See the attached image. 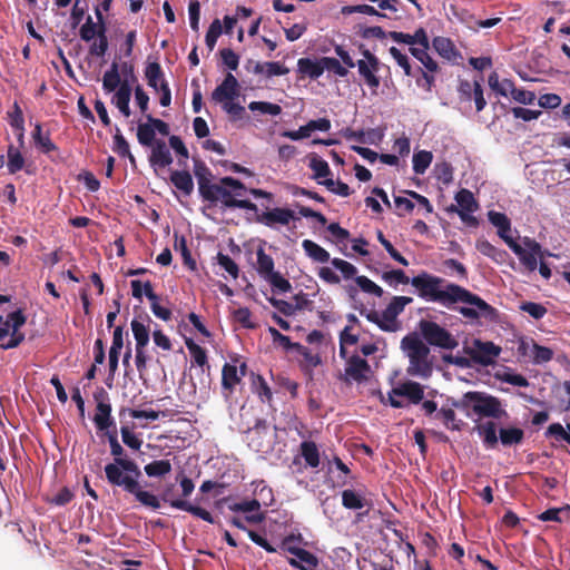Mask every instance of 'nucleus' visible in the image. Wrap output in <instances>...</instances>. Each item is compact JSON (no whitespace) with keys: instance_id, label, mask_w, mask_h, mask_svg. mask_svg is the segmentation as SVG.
Segmentation results:
<instances>
[{"instance_id":"12","label":"nucleus","mask_w":570,"mask_h":570,"mask_svg":"<svg viewBox=\"0 0 570 570\" xmlns=\"http://www.w3.org/2000/svg\"><path fill=\"white\" fill-rule=\"evenodd\" d=\"M171 491H173V485L167 487L163 491L160 497H157L159 502L163 501L165 503H168L171 508L188 512V513L193 514L194 517H197L208 523L215 522L213 515L204 508L194 505L189 501L184 500V499H170Z\"/></svg>"},{"instance_id":"50","label":"nucleus","mask_w":570,"mask_h":570,"mask_svg":"<svg viewBox=\"0 0 570 570\" xmlns=\"http://www.w3.org/2000/svg\"><path fill=\"white\" fill-rule=\"evenodd\" d=\"M9 125L16 130H24V118L22 109L17 101L13 102L11 110L7 112Z\"/></svg>"},{"instance_id":"7","label":"nucleus","mask_w":570,"mask_h":570,"mask_svg":"<svg viewBox=\"0 0 570 570\" xmlns=\"http://www.w3.org/2000/svg\"><path fill=\"white\" fill-rule=\"evenodd\" d=\"M523 246L515 240L508 242L509 248L519 257L521 264L530 272L538 268V258H543L541 245L530 237L523 238Z\"/></svg>"},{"instance_id":"48","label":"nucleus","mask_w":570,"mask_h":570,"mask_svg":"<svg viewBox=\"0 0 570 570\" xmlns=\"http://www.w3.org/2000/svg\"><path fill=\"white\" fill-rule=\"evenodd\" d=\"M433 159V155L428 150H420L413 155V170L417 175H422L429 168Z\"/></svg>"},{"instance_id":"46","label":"nucleus","mask_w":570,"mask_h":570,"mask_svg":"<svg viewBox=\"0 0 570 570\" xmlns=\"http://www.w3.org/2000/svg\"><path fill=\"white\" fill-rule=\"evenodd\" d=\"M435 419L440 420L444 426L452 431H460L462 421L456 419V414L452 409L441 407L436 414Z\"/></svg>"},{"instance_id":"20","label":"nucleus","mask_w":570,"mask_h":570,"mask_svg":"<svg viewBox=\"0 0 570 570\" xmlns=\"http://www.w3.org/2000/svg\"><path fill=\"white\" fill-rule=\"evenodd\" d=\"M148 161L155 170L158 168H166L173 164V156L165 140L158 139L156 144L150 146Z\"/></svg>"},{"instance_id":"34","label":"nucleus","mask_w":570,"mask_h":570,"mask_svg":"<svg viewBox=\"0 0 570 570\" xmlns=\"http://www.w3.org/2000/svg\"><path fill=\"white\" fill-rule=\"evenodd\" d=\"M7 169L9 174L14 175L23 169L26 160L19 147H16L12 144H10L7 149Z\"/></svg>"},{"instance_id":"24","label":"nucleus","mask_w":570,"mask_h":570,"mask_svg":"<svg viewBox=\"0 0 570 570\" xmlns=\"http://www.w3.org/2000/svg\"><path fill=\"white\" fill-rule=\"evenodd\" d=\"M488 218L490 223L498 228V235L504 240L508 245V242L514 240L509 232L511 229V223L508 216L503 213L490 210L488 213Z\"/></svg>"},{"instance_id":"25","label":"nucleus","mask_w":570,"mask_h":570,"mask_svg":"<svg viewBox=\"0 0 570 570\" xmlns=\"http://www.w3.org/2000/svg\"><path fill=\"white\" fill-rule=\"evenodd\" d=\"M474 429L487 449H494L497 446L499 439L497 436V424L493 421L479 423Z\"/></svg>"},{"instance_id":"57","label":"nucleus","mask_w":570,"mask_h":570,"mask_svg":"<svg viewBox=\"0 0 570 570\" xmlns=\"http://www.w3.org/2000/svg\"><path fill=\"white\" fill-rule=\"evenodd\" d=\"M175 248H176V250H179V253L183 257L184 264L187 267H189L191 271L196 269V262L191 257V253L187 246V242H186L185 237H180L179 240L176 239Z\"/></svg>"},{"instance_id":"2","label":"nucleus","mask_w":570,"mask_h":570,"mask_svg":"<svg viewBox=\"0 0 570 570\" xmlns=\"http://www.w3.org/2000/svg\"><path fill=\"white\" fill-rule=\"evenodd\" d=\"M106 435L110 445V453L114 456V463H108L105 466L108 483L132 494L141 505L153 510L159 509L157 495L142 490L139 483L141 470L138 464L134 460L124 456L125 451L117 439V431H111Z\"/></svg>"},{"instance_id":"16","label":"nucleus","mask_w":570,"mask_h":570,"mask_svg":"<svg viewBox=\"0 0 570 570\" xmlns=\"http://www.w3.org/2000/svg\"><path fill=\"white\" fill-rule=\"evenodd\" d=\"M342 505L347 510H363L365 511L358 512L357 518L362 520L364 517L368 514L370 509L372 508V502L367 500L364 493L360 490L354 489H345L342 491Z\"/></svg>"},{"instance_id":"38","label":"nucleus","mask_w":570,"mask_h":570,"mask_svg":"<svg viewBox=\"0 0 570 570\" xmlns=\"http://www.w3.org/2000/svg\"><path fill=\"white\" fill-rule=\"evenodd\" d=\"M499 439L504 446H511L522 443L524 432L520 428H501L499 430Z\"/></svg>"},{"instance_id":"32","label":"nucleus","mask_w":570,"mask_h":570,"mask_svg":"<svg viewBox=\"0 0 570 570\" xmlns=\"http://www.w3.org/2000/svg\"><path fill=\"white\" fill-rule=\"evenodd\" d=\"M302 247L305 254L314 262L327 263L331 259L330 253L311 239H304Z\"/></svg>"},{"instance_id":"5","label":"nucleus","mask_w":570,"mask_h":570,"mask_svg":"<svg viewBox=\"0 0 570 570\" xmlns=\"http://www.w3.org/2000/svg\"><path fill=\"white\" fill-rule=\"evenodd\" d=\"M419 330L429 345L443 350H454L459 345L456 338L446 328L433 321L421 320Z\"/></svg>"},{"instance_id":"40","label":"nucleus","mask_w":570,"mask_h":570,"mask_svg":"<svg viewBox=\"0 0 570 570\" xmlns=\"http://www.w3.org/2000/svg\"><path fill=\"white\" fill-rule=\"evenodd\" d=\"M145 77L148 86L158 91L160 82L164 80V72L160 65L156 61L148 62L145 68Z\"/></svg>"},{"instance_id":"4","label":"nucleus","mask_w":570,"mask_h":570,"mask_svg":"<svg viewBox=\"0 0 570 570\" xmlns=\"http://www.w3.org/2000/svg\"><path fill=\"white\" fill-rule=\"evenodd\" d=\"M401 346L409 357L407 374L423 379L429 377L433 370L432 362L429 360V346L414 334L404 336Z\"/></svg>"},{"instance_id":"41","label":"nucleus","mask_w":570,"mask_h":570,"mask_svg":"<svg viewBox=\"0 0 570 570\" xmlns=\"http://www.w3.org/2000/svg\"><path fill=\"white\" fill-rule=\"evenodd\" d=\"M112 150L118 154L120 157H127L131 165L136 164V159L134 155L130 153L129 144L126 138L122 136L120 129L116 127V132L114 135V147Z\"/></svg>"},{"instance_id":"22","label":"nucleus","mask_w":570,"mask_h":570,"mask_svg":"<svg viewBox=\"0 0 570 570\" xmlns=\"http://www.w3.org/2000/svg\"><path fill=\"white\" fill-rule=\"evenodd\" d=\"M151 318L148 314H140L131 321V331L136 341V346L146 347L149 343V323Z\"/></svg>"},{"instance_id":"52","label":"nucleus","mask_w":570,"mask_h":570,"mask_svg":"<svg viewBox=\"0 0 570 570\" xmlns=\"http://www.w3.org/2000/svg\"><path fill=\"white\" fill-rule=\"evenodd\" d=\"M563 513H566L567 518L570 517V505L569 504H566L562 508L548 509V510L543 511L542 513H540L538 515V519L543 522H548V521L562 522L563 519H562L561 514H563Z\"/></svg>"},{"instance_id":"54","label":"nucleus","mask_w":570,"mask_h":570,"mask_svg":"<svg viewBox=\"0 0 570 570\" xmlns=\"http://www.w3.org/2000/svg\"><path fill=\"white\" fill-rule=\"evenodd\" d=\"M253 391L263 402L272 400V391L265 379L261 375L253 374Z\"/></svg>"},{"instance_id":"9","label":"nucleus","mask_w":570,"mask_h":570,"mask_svg":"<svg viewBox=\"0 0 570 570\" xmlns=\"http://www.w3.org/2000/svg\"><path fill=\"white\" fill-rule=\"evenodd\" d=\"M26 322L27 316L21 308H18L7 315L3 325L9 328L10 340L6 343H0V348H16L24 341V333L20 332V328L26 324Z\"/></svg>"},{"instance_id":"56","label":"nucleus","mask_w":570,"mask_h":570,"mask_svg":"<svg viewBox=\"0 0 570 570\" xmlns=\"http://www.w3.org/2000/svg\"><path fill=\"white\" fill-rule=\"evenodd\" d=\"M412 302L413 298L409 296H393L387 306L385 307V311H387L390 314L394 315L397 318V316L404 311L405 306L411 304Z\"/></svg>"},{"instance_id":"14","label":"nucleus","mask_w":570,"mask_h":570,"mask_svg":"<svg viewBox=\"0 0 570 570\" xmlns=\"http://www.w3.org/2000/svg\"><path fill=\"white\" fill-rule=\"evenodd\" d=\"M288 541L289 538L284 540V549L295 557L288 559V563L299 570H314L318 564L317 557L303 548L288 546Z\"/></svg>"},{"instance_id":"60","label":"nucleus","mask_w":570,"mask_h":570,"mask_svg":"<svg viewBox=\"0 0 570 570\" xmlns=\"http://www.w3.org/2000/svg\"><path fill=\"white\" fill-rule=\"evenodd\" d=\"M379 327L384 332H396L400 328V324L394 315L384 309L380 315Z\"/></svg>"},{"instance_id":"3","label":"nucleus","mask_w":570,"mask_h":570,"mask_svg":"<svg viewBox=\"0 0 570 570\" xmlns=\"http://www.w3.org/2000/svg\"><path fill=\"white\" fill-rule=\"evenodd\" d=\"M453 406L464 411L468 416L501 419L505 415L500 400L484 392H466L461 400L453 402Z\"/></svg>"},{"instance_id":"33","label":"nucleus","mask_w":570,"mask_h":570,"mask_svg":"<svg viewBox=\"0 0 570 570\" xmlns=\"http://www.w3.org/2000/svg\"><path fill=\"white\" fill-rule=\"evenodd\" d=\"M299 452L309 468L316 469L320 465V451L315 442L303 441L299 445Z\"/></svg>"},{"instance_id":"17","label":"nucleus","mask_w":570,"mask_h":570,"mask_svg":"<svg viewBox=\"0 0 570 570\" xmlns=\"http://www.w3.org/2000/svg\"><path fill=\"white\" fill-rule=\"evenodd\" d=\"M223 21L224 27L218 18L214 19L209 24V28L205 36V42L209 51H212L215 48L217 39L223 32H225L226 35L232 33L234 27L237 23V17L225 16Z\"/></svg>"},{"instance_id":"23","label":"nucleus","mask_w":570,"mask_h":570,"mask_svg":"<svg viewBox=\"0 0 570 570\" xmlns=\"http://www.w3.org/2000/svg\"><path fill=\"white\" fill-rule=\"evenodd\" d=\"M393 393L397 396L406 397L412 404H419L424 399V389L415 381H406L399 384V386L393 389Z\"/></svg>"},{"instance_id":"42","label":"nucleus","mask_w":570,"mask_h":570,"mask_svg":"<svg viewBox=\"0 0 570 570\" xmlns=\"http://www.w3.org/2000/svg\"><path fill=\"white\" fill-rule=\"evenodd\" d=\"M429 49L424 47H410L411 55L416 58L424 68L430 72H438L439 65L438 62L428 53Z\"/></svg>"},{"instance_id":"39","label":"nucleus","mask_w":570,"mask_h":570,"mask_svg":"<svg viewBox=\"0 0 570 570\" xmlns=\"http://www.w3.org/2000/svg\"><path fill=\"white\" fill-rule=\"evenodd\" d=\"M273 342L279 344L283 346L286 351L295 350L302 355H306V347L303 346L301 343H293L291 338L284 334H282L275 327H269L268 330Z\"/></svg>"},{"instance_id":"8","label":"nucleus","mask_w":570,"mask_h":570,"mask_svg":"<svg viewBox=\"0 0 570 570\" xmlns=\"http://www.w3.org/2000/svg\"><path fill=\"white\" fill-rule=\"evenodd\" d=\"M362 55L364 59L357 60L355 67H357L358 75L363 79L364 83L373 94H377V89L381 83L377 72L380 71L382 63L380 59L367 49L362 50Z\"/></svg>"},{"instance_id":"43","label":"nucleus","mask_w":570,"mask_h":570,"mask_svg":"<svg viewBox=\"0 0 570 570\" xmlns=\"http://www.w3.org/2000/svg\"><path fill=\"white\" fill-rule=\"evenodd\" d=\"M194 175L197 178L198 190L203 191L205 185L212 183L213 174L207 165L200 159H194Z\"/></svg>"},{"instance_id":"61","label":"nucleus","mask_w":570,"mask_h":570,"mask_svg":"<svg viewBox=\"0 0 570 570\" xmlns=\"http://www.w3.org/2000/svg\"><path fill=\"white\" fill-rule=\"evenodd\" d=\"M331 264L338 269L346 279L353 278L357 273V268L344 259L333 258L331 259Z\"/></svg>"},{"instance_id":"63","label":"nucleus","mask_w":570,"mask_h":570,"mask_svg":"<svg viewBox=\"0 0 570 570\" xmlns=\"http://www.w3.org/2000/svg\"><path fill=\"white\" fill-rule=\"evenodd\" d=\"M382 278L390 285H393L394 282L396 284H411V278L402 269L384 272Z\"/></svg>"},{"instance_id":"27","label":"nucleus","mask_w":570,"mask_h":570,"mask_svg":"<svg viewBox=\"0 0 570 570\" xmlns=\"http://www.w3.org/2000/svg\"><path fill=\"white\" fill-rule=\"evenodd\" d=\"M458 206L452 205L449 210L451 212H475L479 205L471 190L462 188L455 194Z\"/></svg>"},{"instance_id":"35","label":"nucleus","mask_w":570,"mask_h":570,"mask_svg":"<svg viewBox=\"0 0 570 570\" xmlns=\"http://www.w3.org/2000/svg\"><path fill=\"white\" fill-rule=\"evenodd\" d=\"M240 382L238 368L236 365L225 363L222 370V386L232 393L235 386Z\"/></svg>"},{"instance_id":"55","label":"nucleus","mask_w":570,"mask_h":570,"mask_svg":"<svg viewBox=\"0 0 570 570\" xmlns=\"http://www.w3.org/2000/svg\"><path fill=\"white\" fill-rule=\"evenodd\" d=\"M248 109L250 111H259L262 114H267L271 116H278L282 112V108L279 105L268 101H252L248 105Z\"/></svg>"},{"instance_id":"18","label":"nucleus","mask_w":570,"mask_h":570,"mask_svg":"<svg viewBox=\"0 0 570 570\" xmlns=\"http://www.w3.org/2000/svg\"><path fill=\"white\" fill-rule=\"evenodd\" d=\"M239 95V83L236 77L228 72L223 82L218 85L212 94V99L216 102L235 100Z\"/></svg>"},{"instance_id":"15","label":"nucleus","mask_w":570,"mask_h":570,"mask_svg":"<svg viewBox=\"0 0 570 570\" xmlns=\"http://www.w3.org/2000/svg\"><path fill=\"white\" fill-rule=\"evenodd\" d=\"M223 186L232 188V190L235 191L236 196L242 195L239 190L246 189L245 185L240 180L227 176L220 179V185L212 183L205 185V188L203 189V191H199V194L205 200L215 203L219 200V194L222 191Z\"/></svg>"},{"instance_id":"21","label":"nucleus","mask_w":570,"mask_h":570,"mask_svg":"<svg viewBox=\"0 0 570 570\" xmlns=\"http://www.w3.org/2000/svg\"><path fill=\"white\" fill-rule=\"evenodd\" d=\"M94 422L99 431H105L106 434L116 431V423L111 416V404L109 402H99L96 405V413L94 415Z\"/></svg>"},{"instance_id":"62","label":"nucleus","mask_w":570,"mask_h":570,"mask_svg":"<svg viewBox=\"0 0 570 570\" xmlns=\"http://www.w3.org/2000/svg\"><path fill=\"white\" fill-rule=\"evenodd\" d=\"M228 508L230 511H234V512H245V513L257 512L261 509V503L258 500L252 499V500H245L242 502H236V503L229 504Z\"/></svg>"},{"instance_id":"1","label":"nucleus","mask_w":570,"mask_h":570,"mask_svg":"<svg viewBox=\"0 0 570 570\" xmlns=\"http://www.w3.org/2000/svg\"><path fill=\"white\" fill-rule=\"evenodd\" d=\"M411 285L416 289L421 298L440 303L449 308L456 303L469 304L470 306L455 308L468 320L476 321L480 317H484L492 321L498 315L497 309L479 295L454 283H445L443 278L428 272H422L412 277Z\"/></svg>"},{"instance_id":"13","label":"nucleus","mask_w":570,"mask_h":570,"mask_svg":"<svg viewBox=\"0 0 570 570\" xmlns=\"http://www.w3.org/2000/svg\"><path fill=\"white\" fill-rule=\"evenodd\" d=\"M371 367L366 360L358 355H352L345 365L344 373L340 375V380L346 384L352 382L361 383L366 380V375Z\"/></svg>"},{"instance_id":"11","label":"nucleus","mask_w":570,"mask_h":570,"mask_svg":"<svg viewBox=\"0 0 570 570\" xmlns=\"http://www.w3.org/2000/svg\"><path fill=\"white\" fill-rule=\"evenodd\" d=\"M500 352L501 348L492 342H482L480 340H474L472 346L464 347V353L468 354L473 362L483 366L492 364Z\"/></svg>"},{"instance_id":"64","label":"nucleus","mask_w":570,"mask_h":570,"mask_svg":"<svg viewBox=\"0 0 570 570\" xmlns=\"http://www.w3.org/2000/svg\"><path fill=\"white\" fill-rule=\"evenodd\" d=\"M520 309L528 313L535 320H540L547 314V308L542 304L534 302H523L520 305Z\"/></svg>"},{"instance_id":"28","label":"nucleus","mask_w":570,"mask_h":570,"mask_svg":"<svg viewBox=\"0 0 570 570\" xmlns=\"http://www.w3.org/2000/svg\"><path fill=\"white\" fill-rule=\"evenodd\" d=\"M227 186H223L222 191L219 194V199L222 200L223 205L228 208H240V209H247L252 212H257L256 204L252 203L247 199H236L233 196L232 190L226 188Z\"/></svg>"},{"instance_id":"36","label":"nucleus","mask_w":570,"mask_h":570,"mask_svg":"<svg viewBox=\"0 0 570 570\" xmlns=\"http://www.w3.org/2000/svg\"><path fill=\"white\" fill-rule=\"evenodd\" d=\"M434 50L446 60H453L458 57V51L453 42L445 37H435L432 41Z\"/></svg>"},{"instance_id":"44","label":"nucleus","mask_w":570,"mask_h":570,"mask_svg":"<svg viewBox=\"0 0 570 570\" xmlns=\"http://www.w3.org/2000/svg\"><path fill=\"white\" fill-rule=\"evenodd\" d=\"M137 140L144 147H150L158 140L151 122L139 124L137 127Z\"/></svg>"},{"instance_id":"31","label":"nucleus","mask_w":570,"mask_h":570,"mask_svg":"<svg viewBox=\"0 0 570 570\" xmlns=\"http://www.w3.org/2000/svg\"><path fill=\"white\" fill-rule=\"evenodd\" d=\"M124 80H121L119 75V65L114 61L110 68L104 73L102 77V88L106 92L116 91Z\"/></svg>"},{"instance_id":"37","label":"nucleus","mask_w":570,"mask_h":570,"mask_svg":"<svg viewBox=\"0 0 570 570\" xmlns=\"http://www.w3.org/2000/svg\"><path fill=\"white\" fill-rule=\"evenodd\" d=\"M308 158H309L308 167L314 173L313 179L318 181L322 178L332 176V170L326 160H324L316 154H311Z\"/></svg>"},{"instance_id":"59","label":"nucleus","mask_w":570,"mask_h":570,"mask_svg":"<svg viewBox=\"0 0 570 570\" xmlns=\"http://www.w3.org/2000/svg\"><path fill=\"white\" fill-rule=\"evenodd\" d=\"M217 262L222 268H224L234 279L239 275L238 265L228 255L218 253Z\"/></svg>"},{"instance_id":"51","label":"nucleus","mask_w":570,"mask_h":570,"mask_svg":"<svg viewBox=\"0 0 570 570\" xmlns=\"http://www.w3.org/2000/svg\"><path fill=\"white\" fill-rule=\"evenodd\" d=\"M131 86L128 80H124L121 86L116 90L115 95L111 98V104L116 107H121L124 105H128L131 98Z\"/></svg>"},{"instance_id":"45","label":"nucleus","mask_w":570,"mask_h":570,"mask_svg":"<svg viewBox=\"0 0 570 570\" xmlns=\"http://www.w3.org/2000/svg\"><path fill=\"white\" fill-rule=\"evenodd\" d=\"M144 471L149 478H161L171 471V463L169 460H156L146 464Z\"/></svg>"},{"instance_id":"30","label":"nucleus","mask_w":570,"mask_h":570,"mask_svg":"<svg viewBox=\"0 0 570 570\" xmlns=\"http://www.w3.org/2000/svg\"><path fill=\"white\" fill-rule=\"evenodd\" d=\"M171 184L186 196L194 191V181L191 175L186 170H175L170 175Z\"/></svg>"},{"instance_id":"29","label":"nucleus","mask_w":570,"mask_h":570,"mask_svg":"<svg viewBox=\"0 0 570 570\" xmlns=\"http://www.w3.org/2000/svg\"><path fill=\"white\" fill-rule=\"evenodd\" d=\"M32 140L35 146L43 154H49L58 149L56 144H53L50 139L49 132H42V126L40 122L35 125V129L32 131Z\"/></svg>"},{"instance_id":"47","label":"nucleus","mask_w":570,"mask_h":570,"mask_svg":"<svg viewBox=\"0 0 570 570\" xmlns=\"http://www.w3.org/2000/svg\"><path fill=\"white\" fill-rule=\"evenodd\" d=\"M185 344L196 365L200 367L207 365V352L205 348L196 344L194 340L190 337L185 338Z\"/></svg>"},{"instance_id":"53","label":"nucleus","mask_w":570,"mask_h":570,"mask_svg":"<svg viewBox=\"0 0 570 570\" xmlns=\"http://www.w3.org/2000/svg\"><path fill=\"white\" fill-rule=\"evenodd\" d=\"M323 68L335 76L344 78L348 75V68L345 67L338 59L333 57H322Z\"/></svg>"},{"instance_id":"10","label":"nucleus","mask_w":570,"mask_h":570,"mask_svg":"<svg viewBox=\"0 0 570 570\" xmlns=\"http://www.w3.org/2000/svg\"><path fill=\"white\" fill-rule=\"evenodd\" d=\"M248 446L258 453H268L273 448L272 435L266 420H257L247 431Z\"/></svg>"},{"instance_id":"58","label":"nucleus","mask_w":570,"mask_h":570,"mask_svg":"<svg viewBox=\"0 0 570 570\" xmlns=\"http://www.w3.org/2000/svg\"><path fill=\"white\" fill-rule=\"evenodd\" d=\"M355 282L358 285V287L365 293L373 294L377 297H381L384 293L382 287H380L377 284H375L366 276H357L355 277Z\"/></svg>"},{"instance_id":"6","label":"nucleus","mask_w":570,"mask_h":570,"mask_svg":"<svg viewBox=\"0 0 570 570\" xmlns=\"http://www.w3.org/2000/svg\"><path fill=\"white\" fill-rule=\"evenodd\" d=\"M256 271L261 277L268 282L274 288L281 293L292 291V284L288 279L283 277L281 273L274 269V259L271 255L266 254L263 247H258L257 252Z\"/></svg>"},{"instance_id":"19","label":"nucleus","mask_w":570,"mask_h":570,"mask_svg":"<svg viewBox=\"0 0 570 570\" xmlns=\"http://www.w3.org/2000/svg\"><path fill=\"white\" fill-rule=\"evenodd\" d=\"M295 218V213L292 209L276 207L257 215L256 222L269 228H275L277 224L288 225Z\"/></svg>"},{"instance_id":"26","label":"nucleus","mask_w":570,"mask_h":570,"mask_svg":"<svg viewBox=\"0 0 570 570\" xmlns=\"http://www.w3.org/2000/svg\"><path fill=\"white\" fill-rule=\"evenodd\" d=\"M297 71L301 75L307 76L313 80L318 79L324 72L322 58H320L318 60H312L309 58H299L297 60Z\"/></svg>"},{"instance_id":"49","label":"nucleus","mask_w":570,"mask_h":570,"mask_svg":"<svg viewBox=\"0 0 570 570\" xmlns=\"http://www.w3.org/2000/svg\"><path fill=\"white\" fill-rule=\"evenodd\" d=\"M453 167L448 161H441L434 166V176L443 185L448 186L453 181Z\"/></svg>"}]
</instances>
